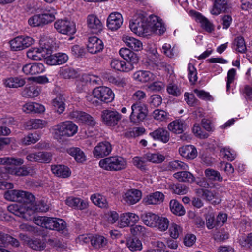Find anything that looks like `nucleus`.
Masks as SVG:
<instances>
[{
  "label": "nucleus",
  "mask_w": 252,
  "mask_h": 252,
  "mask_svg": "<svg viewBox=\"0 0 252 252\" xmlns=\"http://www.w3.org/2000/svg\"><path fill=\"white\" fill-rule=\"evenodd\" d=\"M129 27L131 31L139 36H146L150 32L157 34H163L166 28L157 16L150 17L147 22V18L142 15H136L130 22Z\"/></svg>",
  "instance_id": "nucleus-1"
},
{
  "label": "nucleus",
  "mask_w": 252,
  "mask_h": 252,
  "mask_svg": "<svg viewBox=\"0 0 252 252\" xmlns=\"http://www.w3.org/2000/svg\"><path fill=\"white\" fill-rule=\"evenodd\" d=\"M52 129L54 138L61 142L65 138L74 135L77 132L78 126L71 121H65L54 126Z\"/></svg>",
  "instance_id": "nucleus-2"
},
{
  "label": "nucleus",
  "mask_w": 252,
  "mask_h": 252,
  "mask_svg": "<svg viewBox=\"0 0 252 252\" xmlns=\"http://www.w3.org/2000/svg\"><path fill=\"white\" fill-rule=\"evenodd\" d=\"M100 167L106 170L118 171L125 169L127 166L126 159L120 156H111L101 159L99 162Z\"/></svg>",
  "instance_id": "nucleus-3"
},
{
  "label": "nucleus",
  "mask_w": 252,
  "mask_h": 252,
  "mask_svg": "<svg viewBox=\"0 0 252 252\" xmlns=\"http://www.w3.org/2000/svg\"><path fill=\"white\" fill-rule=\"evenodd\" d=\"M4 198L9 201L19 202L28 205L34 201V196L31 193L18 190H10L5 192Z\"/></svg>",
  "instance_id": "nucleus-4"
},
{
  "label": "nucleus",
  "mask_w": 252,
  "mask_h": 252,
  "mask_svg": "<svg viewBox=\"0 0 252 252\" xmlns=\"http://www.w3.org/2000/svg\"><path fill=\"white\" fill-rule=\"evenodd\" d=\"M130 115L131 121L134 123L142 122L146 118L148 110L146 105L141 102H136L131 106Z\"/></svg>",
  "instance_id": "nucleus-5"
},
{
  "label": "nucleus",
  "mask_w": 252,
  "mask_h": 252,
  "mask_svg": "<svg viewBox=\"0 0 252 252\" xmlns=\"http://www.w3.org/2000/svg\"><path fill=\"white\" fill-rule=\"evenodd\" d=\"M93 93L99 100L107 103L112 101L115 96L112 90L105 86L96 87L93 90Z\"/></svg>",
  "instance_id": "nucleus-6"
},
{
  "label": "nucleus",
  "mask_w": 252,
  "mask_h": 252,
  "mask_svg": "<svg viewBox=\"0 0 252 252\" xmlns=\"http://www.w3.org/2000/svg\"><path fill=\"white\" fill-rule=\"evenodd\" d=\"M102 122L107 126H114L121 119V115L116 111L104 110L101 112Z\"/></svg>",
  "instance_id": "nucleus-7"
},
{
  "label": "nucleus",
  "mask_w": 252,
  "mask_h": 252,
  "mask_svg": "<svg viewBox=\"0 0 252 252\" xmlns=\"http://www.w3.org/2000/svg\"><path fill=\"white\" fill-rule=\"evenodd\" d=\"M54 27L59 33L63 34H73L76 32L74 25L67 20H58L55 22Z\"/></svg>",
  "instance_id": "nucleus-8"
},
{
  "label": "nucleus",
  "mask_w": 252,
  "mask_h": 252,
  "mask_svg": "<svg viewBox=\"0 0 252 252\" xmlns=\"http://www.w3.org/2000/svg\"><path fill=\"white\" fill-rule=\"evenodd\" d=\"M70 118L87 124L91 126L96 124L94 119L90 115L82 111L73 110L69 114Z\"/></svg>",
  "instance_id": "nucleus-9"
},
{
  "label": "nucleus",
  "mask_w": 252,
  "mask_h": 252,
  "mask_svg": "<svg viewBox=\"0 0 252 252\" xmlns=\"http://www.w3.org/2000/svg\"><path fill=\"white\" fill-rule=\"evenodd\" d=\"M86 22L88 27L94 34L100 33L103 29V24L95 14H91L87 16Z\"/></svg>",
  "instance_id": "nucleus-10"
},
{
  "label": "nucleus",
  "mask_w": 252,
  "mask_h": 252,
  "mask_svg": "<svg viewBox=\"0 0 252 252\" xmlns=\"http://www.w3.org/2000/svg\"><path fill=\"white\" fill-rule=\"evenodd\" d=\"M112 151V146L108 141L99 142L95 147L93 151V154L97 158H100L108 155Z\"/></svg>",
  "instance_id": "nucleus-11"
},
{
  "label": "nucleus",
  "mask_w": 252,
  "mask_h": 252,
  "mask_svg": "<svg viewBox=\"0 0 252 252\" xmlns=\"http://www.w3.org/2000/svg\"><path fill=\"white\" fill-rule=\"evenodd\" d=\"M122 15L118 12L111 13L107 20V26L111 31H115L121 27L123 24Z\"/></svg>",
  "instance_id": "nucleus-12"
},
{
  "label": "nucleus",
  "mask_w": 252,
  "mask_h": 252,
  "mask_svg": "<svg viewBox=\"0 0 252 252\" xmlns=\"http://www.w3.org/2000/svg\"><path fill=\"white\" fill-rule=\"evenodd\" d=\"M141 192L135 189L127 191L123 195V199L125 203L129 205H133L137 203L141 198Z\"/></svg>",
  "instance_id": "nucleus-13"
},
{
  "label": "nucleus",
  "mask_w": 252,
  "mask_h": 252,
  "mask_svg": "<svg viewBox=\"0 0 252 252\" xmlns=\"http://www.w3.org/2000/svg\"><path fill=\"white\" fill-rule=\"evenodd\" d=\"M68 59V56L66 54L62 53L50 55L45 58L46 63L50 65L62 64L66 63Z\"/></svg>",
  "instance_id": "nucleus-14"
},
{
  "label": "nucleus",
  "mask_w": 252,
  "mask_h": 252,
  "mask_svg": "<svg viewBox=\"0 0 252 252\" xmlns=\"http://www.w3.org/2000/svg\"><path fill=\"white\" fill-rule=\"evenodd\" d=\"M22 70L26 75H33L44 72L45 67L40 63H31L24 65Z\"/></svg>",
  "instance_id": "nucleus-15"
},
{
  "label": "nucleus",
  "mask_w": 252,
  "mask_h": 252,
  "mask_svg": "<svg viewBox=\"0 0 252 252\" xmlns=\"http://www.w3.org/2000/svg\"><path fill=\"white\" fill-rule=\"evenodd\" d=\"M139 220V217L135 214L128 212L122 214L120 216L119 225L120 227H125L133 225Z\"/></svg>",
  "instance_id": "nucleus-16"
},
{
  "label": "nucleus",
  "mask_w": 252,
  "mask_h": 252,
  "mask_svg": "<svg viewBox=\"0 0 252 252\" xmlns=\"http://www.w3.org/2000/svg\"><path fill=\"white\" fill-rule=\"evenodd\" d=\"M104 45L102 41L95 36L89 38L87 50L91 54H97L102 51Z\"/></svg>",
  "instance_id": "nucleus-17"
},
{
  "label": "nucleus",
  "mask_w": 252,
  "mask_h": 252,
  "mask_svg": "<svg viewBox=\"0 0 252 252\" xmlns=\"http://www.w3.org/2000/svg\"><path fill=\"white\" fill-rule=\"evenodd\" d=\"M7 210L10 213L28 220L30 219V215L26 207L13 204L7 206Z\"/></svg>",
  "instance_id": "nucleus-18"
},
{
  "label": "nucleus",
  "mask_w": 252,
  "mask_h": 252,
  "mask_svg": "<svg viewBox=\"0 0 252 252\" xmlns=\"http://www.w3.org/2000/svg\"><path fill=\"white\" fill-rule=\"evenodd\" d=\"M120 55L125 60L134 67L139 62V58L137 54L126 48H122L119 51Z\"/></svg>",
  "instance_id": "nucleus-19"
},
{
  "label": "nucleus",
  "mask_w": 252,
  "mask_h": 252,
  "mask_svg": "<svg viewBox=\"0 0 252 252\" xmlns=\"http://www.w3.org/2000/svg\"><path fill=\"white\" fill-rule=\"evenodd\" d=\"M196 193L212 204H219L220 202V199L214 191L204 189H196Z\"/></svg>",
  "instance_id": "nucleus-20"
},
{
  "label": "nucleus",
  "mask_w": 252,
  "mask_h": 252,
  "mask_svg": "<svg viewBox=\"0 0 252 252\" xmlns=\"http://www.w3.org/2000/svg\"><path fill=\"white\" fill-rule=\"evenodd\" d=\"M180 155L187 159H194L197 156L196 148L192 145H185L179 149Z\"/></svg>",
  "instance_id": "nucleus-21"
},
{
  "label": "nucleus",
  "mask_w": 252,
  "mask_h": 252,
  "mask_svg": "<svg viewBox=\"0 0 252 252\" xmlns=\"http://www.w3.org/2000/svg\"><path fill=\"white\" fill-rule=\"evenodd\" d=\"M187 128V125L183 120L178 119L170 123L168 125V129L176 134L182 133Z\"/></svg>",
  "instance_id": "nucleus-22"
},
{
  "label": "nucleus",
  "mask_w": 252,
  "mask_h": 252,
  "mask_svg": "<svg viewBox=\"0 0 252 252\" xmlns=\"http://www.w3.org/2000/svg\"><path fill=\"white\" fill-rule=\"evenodd\" d=\"M133 78L137 82L146 83L154 80L155 76L150 71L139 70L133 74Z\"/></svg>",
  "instance_id": "nucleus-23"
},
{
  "label": "nucleus",
  "mask_w": 252,
  "mask_h": 252,
  "mask_svg": "<svg viewBox=\"0 0 252 252\" xmlns=\"http://www.w3.org/2000/svg\"><path fill=\"white\" fill-rule=\"evenodd\" d=\"M101 77L103 80L119 87H124L127 83L126 78L115 77L109 72L103 73L101 74Z\"/></svg>",
  "instance_id": "nucleus-24"
},
{
  "label": "nucleus",
  "mask_w": 252,
  "mask_h": 252,
  "mask_svg": "<svg viewBox=\"0 0 252 252\" xmlns=\"http://www.w3.org/2000/svg\"><path fill=\"white\" fill-rule=\"evenodd\" d=\"M150 135L155 140L160 141L163 143H166L170 139L169 132L162 128H159L150 133Z\"/></svg>",
  "instance_id": "nucleus-25"
},
{
  "label": "nucleus",
  "mask_w": 252,
  "mask_h": 252,
  "mask_svg": "<svg viewBox=\"0 0 252 252\" xmlns=\"http://www.w3.org/2000/svg\"><path fill=\"white\" fill-rule=\"evenodd\" d=\"M59 74L63 78L68 80L76 79L79 76V73L76 69L68 66L61 67Z\"/></svg>",
  "instance_id": "nucleus-26"
},
{
  "label": "nucleus",
  "mask_w": 252,
  "mask_h": 252,
  "mask_svg": "<svg viewBox=\"0 0 252 252\" xmlns=\"http://www.w3.org/2000/svg\"><path fill=\"white\" fill-rule=\"evenodd\" d=\"M51 171L56 176L66 178L71 175V171L66 166L63 165H54L51 166Z\"/></svg>",
  "instance_id": "nucleus-27"
},
{
  "label": "nucleus",
  "mask_w": 252,
  "mask_h": 252,
  "mask_svg": "<svg viewBox=\"0 0 252 252\" xmlns=\"http://www.w3.org/2000/svg\"><path fill=\"white\" fill-rule=\"evenodd\" d=\"M65 203L68 206L80 210L85 209L88 207V204L86 202L80 198L73 196L67 197L65 200Z\"/></svg>",
  "instance_id": "nucleus-28"
},
{
  "label": "nucleus",
  "mask_w": 252,
  "mask_h": 252,
  "mask_svg": "<svg viewBox=\"0 0 252 252\" xmlns=\"http://www.w3.org/2000/svg\"><path fill=\"white\" fill-rule=\"evenodd\" d=\"M112 68L120 71L128 72L134 68V66L124 61L113 59L111 62Z\"/></svg>",
  "instance_id": "nucleus-29"
},
{
  "label": "nucleus",
  "mask_w": 252,
  "mask_h": 252,
  "mask_svg": "<svg viewBox=\"0 0 252 252\" xmlns=\"http://www.w3.org/2000/svg\"><path fill=\"white\" fill-rule=\"evenodd\" d=\"M164 199V194L159 191H156L147 195L144 199L147 204L156 205L161 203Z\"/></svg>",
  "instance_id": "nucleus-30"
},
{
  "label": "nucleus",
  "mask_w": 252,
  "mask_h": 252,
  "mask_svg": "<svg viewBox=\"0 0 252 252\" xmlns=\"http://www.w3.org/2000/svg\"><path fill=\"white\" fill-rule=\"evenodd\" d=\"M122 40L127 46L133 50L140 51L143 48L142 42L134 37L128 35H124L122 37Z\"/></svg>",
  "instance_id": "nucleus-31"
},
{
  "label": "nucleus",
  "mask_w": 252,
  "mask_h": 252,
  "mask_svg": "<svg viewBox=\"0 0 252 252\" xmlns=\"http://www.w3.org/2000/svg\"><path fill=\"white\" fill-rule=\"evenodd\" d=\"M22 110L26 113L43 112L45 110L44 107L39 103L35 102H28L22 107Z\"/></svg>",
  "instance_id": "nucleus-32"
},
{
  "label": "nucleus",
  "mask_w": 252,
  "mask_h": 252,
  "mask_svg": "<svg viewBox=\"0 0 252 252\" xmlns=\"http://www.w3.org/2000/svg\"><path fill=\"white\" fill-rule=\"evenodd\" d=\"M66 152L69 155L74 157L78 163H83L86 160V156L79 148L71 147L67 149Z\"/></svg>",
  "instance_id": "nucleus-33"
},
{
  "label": "nucleus",
  "mask_w": 252,
  "mask_h": 252,
  "mask_svg": "<svg viewBox=\"0 0 252 252\" xmlns=\"http://www.w3.org/2000/svg\"><path fill=\"white\" fill-rule=\"evenodd\" d=\"M173 177L179 182L191 183L195 181V177L190 172L182 171L173 174Z\"/></svg>",
  "instance_id": "nucleus-34"
},
{
  "label": "nucleus",
  "mask_w": 252,
  "mask_h": 252,
  "mask_svg": "<svg viewBox=\"0 0 252 252\" xmlns=\"http://www.w3.org/2000/svg\"><path fill=\"white\" fill-rule=\"evenodd\" d=\"M158 216L152 212H145L141 215V219L146 225L154 227L156 220L158 218Z\"/></svg>",
  "instance_id": "nucleus-35"
},
{
  "label": "nucleus",
  "mask_w": 252,
  "mask_h": 252,
  "mask_svg": "<svg viewBox=\"0 0 252 252\" xmlns=\"http://www.w3.org/2000/svg\"><path fill=\"white\" fill-rule=\"evenodd\" d=\"M56 13V10L54 8L52 7L45 8L42 13L40 14L43 25L53 21L55 19V15Z\"/></svg>",
  "instance_id": "nucleus-36"
},
{
  "label": "nucleus",
  "mask_w": 252,
  "mask_h": 252,
  "mask_svg": "<svg viewBox=\"0 0 252 252\" xmlns=\"http://www.w3.org/2000/svg\"><path fill=\"white\" fill-rule=\"evenodd\" d=\"M169 208L171 212L176 216H182L186 213L183 206L176 199H172L170 201Z\"/></svg>",
  "instance_id": "nucleus-37"
},
{
  "label": "nucleus",
  "mask_w": 252,
  "mask_h": 252,
  "mask_svg": "<svg viewBox=\"0 0 252 252\" xmlns=\"http://www.w3.org/2000/svg\"><path fill=\"white\" fill-rule=\"evenodd\" d=\"M91 200L93 203L101 208L108 207V204L105 197L99 193H94L91 195Z\"/></svg>",
  "instance_id": "nucleus-38"
},
{
  "label": "nucleus",
  "mask_w": 252,
  "mask_h": 252,
  "mask_svg": "<svg viewBox=\"0 0 252 252\" xmlns=\"http://www.w3.org/2000/svg\"><path fill=\"white\" fill-rule=\"evenodd\" d=\"M204 174L205 177L210 181L221 182L223 180V178L220 173L213 169H206L204 171Z\"/></svg>",
  "instance_id": "nucleus-39"
},
{
  "label": "nucleus",
  "mask_w": 252,
  "mask_h": 252,
  "mask_svg": "<svg viewBox=\"0 0 252 252\" xmlns=\"http://www.w3.org/2000/svg\"><path fill=\"white\" fill-rule=\"evenodd\" d=\"M26 82L25 79L19 77H11L5 80L4 84L10 88H18L24 86Z\"/></svg>",
  "instance_id": "nucleus-40"
},
{
  "label": "nucleus",
  "mask_w": 252,
  "mask_h": 252,
  "mask_svg": "<svg viewBox=\"0 0 252 252\" xmlns=\"http://www.w3.org/2000/svg\"><path fill=\"white\" fill-rule=\"evenodd\" d=\"M52 105L59 114H62L65 109L64 98L63 96H58L52 102Z\"/></svg>",
  "instance_id": "nucleus-41"
},
{
  "label": "nucleus",
  "mask_w": 252,
  "mask_h": 252,
  "mask_svg": "<svg viewBox=\"0 0 252 252\" xmlns=\"http://www.w3.org/2000/svg\"><path fill=\"white\" fill-rule=\"evenodd\" d=\"M27 208L37 212H46L48 210L49 207L43 201H39L35 203V200L32 203L28 204Z\"/></svg>",
  "instance_id": "nucleus-42"
},
{
  "label": "nucleus",
  "mask_w": 252,
  "mask_h": 252,
  "mask_svg": "<svg viewBox=\"0 0 252 252\" xmlns=\"http://www.w3.org/2000/svg\"><path fill=\"white\" fill-rule=\"evenodd\" d=\"M168 168L170 171L186 170L189 169L188 165L185 163L178 160H175L169 162Z\"/></svg>",
  "instance_id": "nucleus-43"
},
{
  "label": "nucleus",
  "mask_w": 252,
  "mask_h": 252,
  "mask_svg": "<svg viewBox=\"0 0 252 252\" xmlns=\"http://www.w3.org/2000/svg\"><path fill=\"white\" fill-rule=\"evenodd\" d=\"M54 223L53 230L57 231L64 235L67 234L66 223L64 220L56 218Z\"/></svg>",
  "instance_id": "nucleus-44"
},
{
  "label": "nucleus",
  "mask_w": 252,
  "mask_h": 252,
  "mask_svg": "<svg viewBox=\"0 0 252 252\" xmlns=\"http://www.w3.org/2000/svg\"><path fill=\"white\" fill-rule=\"evenodd\" d=\"M145 158L147 161L156 163H161L165 159L164 156L159 153H148L145 154Z\"/></svg>",
  "instance_id": "nucleus-45"
},
{
  "label": "nucleus",
  "mask_w": 252,
  "mask_h": 252,
  "mask_svg": "<svg viewBox=\"0 0 252 252\" xmlns=\"http://www.w3.org/2000/svg\"><path fill=\"white\" fill-rule=\"evenodd\" d=\"M46 124L45 121L40 119H31L26 123V127L29 129L42 128Z\"/></svg>",
  "instance_id": "nucleus-46"
},
{
  "label": "nucleus",
  "mask_w": 252,
  "mask_h": 252,
  "mask_svg": "<svg viewBox=\"0 0 252 252\" xmlns=\"http://www.w3.org/2000/svg\"><path fill=\"white\" fill-rule=\"evenodd\" d=\"M24 161L22 159L18 158L13 157H3L0 158V165L8 164L13 165H20L23 164Z\"/></svg>",
  "instance_id": "nucleus-47"
},
{
  "label": "nucleus",
  "mask_w": 252,
  "mask_h": 252,
  "mask_svg": "<svg viewBox=\"0 0 252 252\" xmlns=\"http://www.w3.org/2000/svg\"><path fill=\"white\" fill-rule=\"evenodd\" d=\"M21 94L25 97L33 98L38 95L39 92L35 86L31 85L26 87L22 92Z\"/></svg>",
  "instance_id": "nucleus-48"
},
{
  "label": "nucleus",
  "mask_w": 252,
  "mask_h": 252,
  "mask_svg": "<svg viewBox=\"0 0 252 252\" xmlns=\"http://www.w3.org/2000/svg\"><path fill=\"white\" fill-rule=\"evenodd\" d=\"M1 238V246L10 244L13 247H17L19 246V242L18 240L12 236L2 232V235H0Z\"/></svg>",
  "instance_id": "nucleus-49"
},
{
  "label": "nucleus",
  "mask_w": 252,
  "mask_h": 252,
  "mask_svg": "<svg viewBox=\"0 0 252 252\" xmlns=\"http://www.w3.org/2000/svg\"><path fill=\"white\" fill-rule=\"evenodd\" d=\"M158 218L154 227L158 228L161 231H165L169 226V221L168 219L166 217L159 216H158Z\"/></svg>",
  "instance_id": "nucleus-50"
},
{
  "label": "nucleus",
  "mask_w": 252,
  "mask_h": 252,
  "mask_svg": "<svg viewBox=\"0 0 252 252\" xmlns=\"http://www.w3.org/2000/svg\"><path fill=\"white\" fill-rule=\"evenodd\" d=\"M107 242V239L102 236L96 235L92 237L91 245L95 248L103 247Z\"/></svg>",
  "instance_id": "nucleus-51"
},
{
  "label": "nucleus",
  "mask_w": 252,
  "mask_h": 252,
  "mask_svg": "<svg viewBox=\"0 0 252 252\" xmlns=\"http://www.w3.org/2000/svg\"><path fill=\"white\" fill-rule=\"evenodd\" d=\"M127 246L132 251L141 250L142 245L141 241L137 238H129L127 241Z\"/></svg>",
  "instance_id": "nucleus-52"
},
{
  "label": "nucleus",
  "mask_w": 252,
  "mask_h": 252,
  "mask_svg": "<svg viewBox=\"0 0 252 252\" xmlns=\"http://www.w3.org/2000/svg\"><path fill=\"white\" fill-rule=\"evenodd\" d=\"M188 78L190 83H195L198 79L197 70L191 63H189L188 65Z\"/></svg>",
  "instance_id": "nucleus-53"
},
{
  "label": "nucleus",
  "mask_w": 252,
  "mask_h": 252,
  "mask_svg": "<svg viewBox=\"0 0 252 252\" xmlns=\"http://www.w3.org/2000/svg\"><path fill=\"white\" fill-rule=\"evenodd\" d=\"M146 161L145 154L143 157H135L132 160L133 165L141 170L146 169Z\"/></svg>",
  "instance_id": "nucleus-54"
},
{
  "label": "nucleus",
  "mask_w": 252,
  "mask_h": 252,
  "mask_svg": "<svg viewBox=\"0 0 252 252\" xmlns=\"http://www.w3.org/2000/svg\"><path fill=\"white\" fill-rule=\"evenodd\" d=\"M8 172L9 174L18 176H25L29 174L28 168L25 166L19 168L14 167L13 168H9L8 170Z\"/></svg>",
  "instance_id": "nucleus-55"
},
{
  "label": "nucleus",
  "mask_w": 252,
  "mask_h": 252,
  "mask_svg": "<svg viewBox=\"0 0 252 252\" xmlns=\"http://www.w3.org/2000/svg\"><path fill=\"white\" fill-rule=\"evenodd\" d=\"M39 140V136L36 133H29L22 139V142L25 145L34 144Z\"/></svg>",
  "instance_id": "nucleus-56"
},
{
  "label": "nucleus",
  "mask_w": 252,
  "mask_h": 252,
  "mask_svg": "<svg viewBox=\"0 0 252 252\" xmlns=\"http://www.w3.org/2000/svg\"><path fill=\"white\" fill-rule=\"evenodd\" d=\"M37 153V162L49 163L52 160V155L50 152H38Z\"/></svg>",
  "instance_id": "nucleus-57"
},
{
  "label": "nucleus",
  "mask_w": 252,
  "mask_h": 252,
  "mask_svg": "<svg viewBox=\"0 0 252 252\" xmlns=\"http://www.w3.org/2000/svg\"><path fill=\"white\" fill-rule=\"evenodd\" d=\"M27 56L29 59L33 60H40L43 57V55L41 54V51L38 48L30 49L27 53Z\"/></svg>",
  "instance_id": "nucleus-58"
},
{
  "label": "nucleus",
  "mask_w": 252,
  "mask_h": 252,
  "mask_svg": "<svg viewBox=\"0 0 252 252\" xmlns=\"http://www.w3.org/2000/svg\"><path fill=\"white\" fill-rule=\"evenodd\" d=\"M234 44L236 46V50L240 53H244L247 50L244 39L242 36H238L234 40Z\"/></svg>",
  "instance_id": "nucleus-59"
},
{
  "label": "nucleus",
  "mask_w": 252,
  "mask_h": 252,
  "mask_svg": "<svg viewBox=\"0 0 252 252\" xmlns=\"http://www.w3.org/2000/svg\"><path fill=\"white\" fill-rule=\"evenodd\" d=\"M11 49L14 51H20L24 49L21 37L18 36L10 41Z\"/></svg>",
  "instance_id": "nucleus-60"
},
{
  "label": "nucleus",
  "mask_w": 252,
  "mask_h": 252,
  "mask_svg": "<svg viewBox=\"0 0 252 252\" xmlns=\"http://www.w3.org/2000/svg\"><path fill=\"white\" fill-rule=\"evenodd\" d=\"M164 88V84L161 82H154L147 86V90L153 92L161 91Z\"/></svg>",
  "instance_id": "nucleus-61"
},
{
  "label": "nucleus",
  "mask_w": 252,
  "mask_h": 252,
  "mask_svg": "<svg viewBox=\"0 0 252 252\" xmlns=\"http://www.w3.org/2000/svg\"><path fill=\"white\" fill-rule=\"evenodd\" d=\"M28 244L30 247L35 250H41L44 249V244L37 239L28 241Z\"/></svg>",
  "instance_id": "nucleus-62"
},
{
  "label": "nucleus",
  "mask_w": 252,
  "mask_h": 252,
  "mask_svg": "<svg viewBox=\"0 0 252 252\" xmlns=\"http://www.w3.org/2000/svg\"><path fill=\"white\" fill-rule=\"evenodd\" d=\"M28 23L30 26L32 27L43 25L40 14L35 15L31 17L28 20Z\"/></svg>",
  "instance_id": "nucleus-63"
},
{
  "label": "nucleus",
  "mask_w": 252,
  "mask_h": 252,
  "mask_svg": "<svg viewBox=\"0 0 252 252\" xmlns=\"http://www.w3.org/2000/svg\"><path fill=\"white\" fill-rule=\"evenodd\" d=\"M28 23L30 26L32 27L43 25L40 14L35 15L31 17L28 20Z\"/></svg>",
  "instance_id": "nucleus-64"
}]
</instances>
